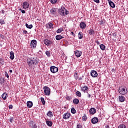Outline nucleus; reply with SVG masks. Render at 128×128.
I'll list each match as a JSON object with an SVG mask.
<instances>
[{"mask_svg":"<svg viewBox=\"0 0 128 128\" xmlns=\"http://www.w3.org/2000/svg\"><path fill=\"white\" fill-rule=\"evenodd\" d=\"M38 59L36 57L31 58L27 60V62L30 66H32V64H38Z\"/></svg>","mask_w":128,"mask_h":128,"instance_id":"obj_1","label":"nucleus"},{"mask_svg":"<svg viewBox=\"0 0 128 128\" xmlns=\"http://www.w3.org/2000/svg\"><path fill=\"white\" fill-rule=\"evenodd\" d=\"M118 92L120 94H126L128 92V90H126V87L124 86H122L119 88Z\"/></svg>","mask_w":128,"mask_h":128,"instance_id":"obj_2","label":"nucleus"},{"mask_svg":"<svg viewBox=\"0 0 128 128\" xmlns=\"http://www.w3.org/2000/svg\"><path fill=\"white\" fill-rule=\"evenodd\" d=\"M59 13L61 16H64V14H68V12H66V10L64 8H62L59 10Z\"/></svg>","mask_w":128,"mask_h":128,"instance_id":"obj_3","label":"nucleus"},{"mask_svg":"<svg viewBox=\"0 0 128 128\" xmlns=\"http://www.w3.org/2000/svg\"><path fill=\"white\" fill-rule=\"evenodd\" d=\"M44 92L46 96H50V89L48 87L45 86L44 88Z\"/></svg>","mask_w":128,"mask_h":128,"instance_id":"obj_4","label":"nucleus"},{"mask_svg":"<svg viewBox=\"0 0 128 128\" xmlns=\"http://www.w3.org/2000/svg\"><path fill=\"white\" fill-rule=\"evenodd\" d=\"M50 70L51 72H52V74H56V72H58V68L54 66H52L50 68Z\"/></svg>","mask_w":128,"mask_h":128,"instance_id":"obj_5","label":"nucleus"},{"mask_svg":"<svg viewBox=\"0 0 128 128\" xmlns=\"http://www.w3.org/2000/svg\"><path fill=\"white\" fill-rule=\"evenodd\" d=\"M22 8L24 10H26V8H28L30 7V4H28V2H24L22 4Z\"/></svg>","mask_w":128,"mask_h":128,"instance_id":"obj_6","label":"nucleus"},{"mask_svg":"<svg viewBox=\"0 0 128 128\" xmlns=\"http://www.w3.org/2000/svg\"><path fill=\"white\" fill-rule=\"evenodd\" d=\"M30 46L32 48H34L36 46V40H32L30 42Z\"/></svg>","mask_w":128,"mask_h":128,"instance_id":"obj_7","label":"nucleus"},{"mask_svg":"<svg viewBox=\"0 0 128 128\" xmlns=\"http://www.w3.org/2000/svg\"><path fill=\"white\" fill-rule=\"evenodd\" d=\"M91 122L92 124H98V118L96 117H94L92 119Z\"/></svg>","mask_w":128,"mask_h":128,"instance_id":"obj_8","label":"nucleus"},{"mask_svg":"<svg viewBox=\"0 0 128 128\" xmlns=\"http://www.w3.org/2000/svg\"><path fill=\"white\" fill-rule=\"evenodd\" d=\"M70 114L68 112H66L63 115V118L64 120H68V118H70Z\"/></svg>","mask_w":128,"mask_h":128,"instance_id":"obj_9","label":"nucleus"},{"mask_svg":"<svg viewBox=\"0 0 128 128\" xmlns=\"http://www.w3.org/2000/svg\"><path fill=\"white\" fill-rule=\"evenodd\" d=\"M91 76L92 78H96L98 76V72L96 70L91 71Z\"/></svg>","mask_w":128,"mask_h":128,"instance_id":"obj_10","label":"nucleus"},{"mask_svg":"<svg viewBox=\"0 0 128 128\" xmlns=\"http://www.w3.org/2000/svg\"><path fill=\"white\" fill-rule=\"evenodd\" d=\"M82 51L76 50L75 52V54H76V58H80V56H82Z\"/></svg>","mask_w":128,"mask_h":128,"instance_id":"obj_11","label":"nucleus"},{"mask_svg":"<svg viewBox=\"0 0 128 128\" xmlns=\"http://www.w3.org/2000/svg\"><path fill=\"white\" fill-rule=\"evenodd\" d=\"M30 126H32V128H38V126H36V124H34V121L31 120L30 122Z\"/></svg>","mask_w":128,"mask_h":128,"instance_id":"obj_12","label":"nucleus"},{"mask_svg":"<svg viewBox=\"0 0 128 128\" xmlns=\"http://www.w3.org/2000/svg\"><path fill=\"white\" fill-rule=\"evenodd\" d=\"M44 44H46V46H50L52 44V41L48 40H44Z\"/></svg>","mask_w":128,"mask_h":128,"instance_id":"obj_13","label":"nucleus"},{"mask_svg":"<svg viewBox=\"0 0 128 128\" xmlns=\"http://www.w3.org/2000/svg\"><path fill=\"white\" fill-rule=\"evenodd\" d=\"M118 98H119L120 102H124V100H126V98H124V96H118Z\"/></svg>","mask_w":128,"mask_h":128,"instance_id":"obj_14","label":"nucleus"},{"mask_svg":"<svg viewBox=\"0 0 128 128\" xmlns=\"http://www.w3.org/2000/svg\"><path fill=\"white\" fill-rule=\"evenodd\" d=\"M10 60H14V53L12 51L10 52Z\"/></svg>","mask_w":128,"mask_h":128,"instance_id":"obj_15","label":"nucleus"},{"mask_svg":"<svg viewBox=\"0 0 128 128\" xmlns=\"http://www.w3.org/2000/svg\"><path fill=\"white\" fill-rule=\"evenodd\" d=\"M80 28H86V23L82 22L80 24Z\"/></svg>","mask_w":128,"mask_h":128,"instance_id":"obj_16","label":"nucleus"},{"mask_svg":"<svg viewBox=\"0 0 128 128\" xmlns=\"http://www.w3.org/2000/svg\"><path fill=\"white\" fill-rule=\"evenodd\" d=\"M64 36H60V35H57L56 36V40H62V38H64Z\"/></svg>","mask_w":128,"mask_h":128,"instance_id":"obj_17","label":"nucleus"},{"mask_svg":"<svg viewBox=\"0 0 128 128\" xmlns=\"http://www.w3.org/2000/svg\"><path fill=\"white\" fill-rule=\"evenodd\" d=\"M2 96L3 100H6V98L8 96V94H6V92H4L2 95Z\"/></svg>","mask_w":128,"mask_h":128,"instance_id":"obj_18","label":"nucleus"},{"mask_svg":"<svg viewBox=\"0 0 128 128\" xmlns=\"http://www.w3.org/2000/svg\"><path fill=\"white\" fill-rule=\"evenodd\" d=\"M109 4H110V6H111V8H116V5L114 4V3L112 1H110Z\"/></svg>","mask_w":128,"mask_h":128,"instance_id":"obj_19","label":"nucleus"},{"mask_svg":"<svg viewBox=\"0 0 128 128\" xmlns=\"http://www.w3.org/2000/svg\"><path fill=\"white\" fill-rule=\"evenodd\" d=\"M27 106L28 108H32V102L28 101L27 102Z\"/></svg>","mask_w":128,"mask_h":128,"instance_id":"obj_20","label":"nucleus"},{"mask_svg":"<svg viewBox=\"0 0 128 128\" xmlns=\"http://www.w3.org/2000/svg\"><path fill=\"white\" fill-rule=\"evenodd\" d=\"M88 86H84V87H82L81 88V90H82V92H86V90H88Z\"/></svg>","mask_w":128,"mask_h":128,"instance_id":"obj_21","label":"nucleus"},{"mask_svg":"<svg viewBox=\"0 0 128 128\" xmlns=\"http://www.w3.org/2000/svg\"><path fill=\"white\" fill-rule=\"evenodd\" d=\"M46 124L48 126H52V122L50 120L46 121Z\"/></svg>","mask_w":128,"mask_h":128,"instance_id":"obj_22","label":"nucleus"},{"mask_svg":"<svg viewBox=\"0 0 128 128\" xmlns=\"http://www.w3.org/2000/svg\"><path fill=\"white\" fill-rule=\"evenodd\" d=\"M78 36L80 40H82V38H83V36H82V32H80L78 34Z\"/></svg>","mask_w":128,"mask_h":128,"instance_id":"obj_23","label":"nucleus"},{"mask_svg":"<svg viewBox=\"0 0 128 128\" xmlns=\"http://www.w3.org/2000/svg\"><path fill=\"white\" fill-rule=\"evenodd\" d=\"M50 12L52 14H56V11L54 8H53L50 10Z\"/></svg>","mask_w":128,"mask_h":128,"instance_id":"obj_24","label":"nucleus"},{"mask_svg":"<svg viewBox=\"0 0 128 128\" xmlns=\"http://www.w3.org/2000/svg\"><path fill=\"white\" fill-rule=\"evenodd\" d=\"M26 26L27 28H32V24L28 25V24H26Z\"/></svg>","mask_w":128,"mask_h":128,"instance_id":"obj_25","label":"nucleus"},{"mask_svg":"<svg viewBox=\"0 0 128 128\" xmlns=\"http://www.w3.org/2000/svg\"><path fill=\"white\" fill-rule=\"evenodd\" d=\"M100 48L102 50H106V46H104V45L102 44L100 45Z\"/></svg>","mask_w":128,"mask_h":128,"instance_id":"obj_26","label":"nucleus"},{"mask_svg":"<svg viewBox=\"0 0 128 128\" xmlns=\"http://www.w3.org/2000/svg\"><path fill=\"white\" fill-rule=\"evenodd\" d=\"M87 119L88 118L86 117V114H84V116L82 118V120H83V122H86Z\"/></svg>","mask_w":128,"mask_h":128,"instance_id":"obj_27","label":"nucleus"},{"mask_svg":"<svg viewBox=\"0 0 128 128\" xmlns=\"http://www.w3.org/2000/svg\"><path fill=\"white\" fill-rule=\"evenodd\" d=\"M52 24L51 22H49L47 24V26L48 28H52Z\"/></svg>","mask_w":128,"mask_h":128,"instance_id":"obj_28","label":"nucleus"},{"mask_svg":"<svg viewBox=\"0 0 128 128\" xmlns=\"http://www.w3.org/2000/svg\"><path fill=\"white\" fill-rule=\"evenodd\" d=\"M73 102L74 104H78L80 102V100L78 99H74V100H73Z\"/></svg>","mask_w":128,"mask_h":128,"instance_id":"obj_29","label":"nucleus"},{"mask_svg":"<svg viewBox=\"0 0 128 128\" xmlns=\"http://www.w3.org/2000/svg\"><path fill=\"white\" fill-rule=\"evenodd\" d=\"M96 112V108H91L90 110V112Z\"/></svg>","mask_w":128,"mask_h":128,"instance_id":"obj_30","label":"nucleus"},{"mask_svg":"<svg viewBox=\"0 0 128 128\" xmlns=\"http://www.w3.org/2000/svg\"><path fill=\"white\" fill-rule=\"evenodd\" d=\"M62 30H64V29L62 28H60L56 30V32H58V34H60L62 32Z\"/></svg>","mask_w":128,"mask_h":128,"instance_id":"obj_31","label":"nucleus"},{"mask_svg":"<svg viewBox=\"0 0 128 128\" xmlns=\"http://www.w3.org/2000/svg\"><path fill=\"white\" fill-rule=\"evenodd\" d=\"M41 102L42 104H46V101H44V98L42 97L40 98Z\"/></svg>","mask_w":128,"mask_h":128,"instance_id":"obj_32","label":"nucleus"},{"mask_svg":"<svg viewBox=\"0 0 128 128\" xmlns=\"http://www.w3.org/2000/svg\"><path fill=\"white\" fill-rule=\"evenodd\" d=\"M74 78L75 80H78V73H74Z\"/></svg>","mask_w":128,"mask_h":128,"instance_id":"obj_33","label":"nucleus"},{"mask_svg":"<svg viewBox=\"0 0 128 128\" xmlns=\"http://www.w3.org/2000/svg\"><path fill=\"white\" fill-rule=\"evenodd\" d=\"M118 128H126V126L124 124H122L118 126Z\"/></svg>","mask_w":128,"mask_h":128,"instance_id":"obj_34","label":"nucleus"},{"mask_svg":"<svg viewBox=\"0 0 128 128\" xmlns=\"http://www.w3.org/2000/svg\"><path fill=\"white\" fill-rule=\"evenodd\" d=\"M47 116H50V118H52V116H53V114H52V112H48Z\"/></svg>","mask_w":128,"mask_h":128,"instance_id":"obj_35","label":"nucleus"},{"mask_svg":"<svg viewBox=\"0 0 128 128\" xmlns=\"http://www.w3.org/2000/svg\"><path fill=\"white\" fill-rule=\"evenodd\" d=\"M46 54L48 56H50V51H46Z\"/></svg>","mask_w":128,"mask_h":128,"instance_id":"obj_36","label":"nucleus"},{"mask_svg":"<svg viewBox=\"0 0 128 128\" xmlns=\"http://www.w3.org/2000/svg\"><path fill=\"white\" fill-rule=\"evenodd\" d=\"M76 96H82V94L80 92L78 91L76 92Z\"/></svg>","mask_w":128,"mask_h":128,"instance_id":"obj_37","label":"nucleus"},{"mask_svg":"<svg viewBox=\"0 0 128 128\" xmlns=\"http://www.w3.org/2000/svg\"><path fill=\"white\" fill-rule=\"evenodd\" d=\"M94 30H89V34H94Z\"/></svg>","mask_w":128,"mask_h":128,"instance_id":"obj_38","label":"nucleus"},{"mask_svg":"<svg viewBox=\"0 0 128 128\" xmlns=\"http://www.w3.org/2000/svg\"><path fill=\"white\" fill-rule=\"evenodd\" d=\"M0 24H6V22H4V20H0Z\"/></svg>","mask_w":128,"mask_h":128,"instance_id":"obj_39","label":"nucleus"},{"mask_svg":"<svg viewBox=\"0 0 128 128\" xmlns=\"http://www.w3.org/2000/svg\"><path fill=\"white\" fill-rule=\"evenodd\" d=\"M58 2V0H51L50 2H52L53 4H54Z\"/></svg>","mask_w":128,"mask_h":128,"instance_id":"obj_40","label":"nucleus"},{"mask_svg":"<svg viewBox=\"0 0 128 128\" xmlns=\"http://www.w3.org/2000/svg\"><path fill=\"white\" fill-rule=\"evenodd\" d=\"M76 128H82V126L80 124H77Z\"/></svg>","mask_w":128,"mask_h":128,"instance_id":"obj_41","label":"nucleus"},{"mask_svg":"<svg viewBox=\"0 0 128 128\" xmlns=\"http://www.w3.org/2000/svg\"><path fill=\"white\" fill-rule=\"evenodd\" d=\"M19 10H20L22 12V14H26V11L24 10H22L21 8Z\"/></svg>","mask_w":128,"mask_h":128,"instance_id":"obj_42","label":"nucleus"},{"mask_svg":"<svg viewBox=\"0 0 128 128\" xmlns=\"http://www.w3.org/2000/svg\"><path fill=\"white\" fill-rule=\"evenodd\" d=\"M5 76L8 78H10V76H8V72H5Z\"/></svg>","mask_w":128,"mask_h":128,"instance_id":"obj_43","label":"nucleus"},{"mask_svg":"<svg viewBox=\"0 0 128 128\" xmlns=\"http://www.w3.org/2000/svg\"><path fill=\"white\" fill-rule=\"evenodd\" d=\"M76 112V109L74 108H72L71 112Z\"/></svg>","mask_w":128,"mask_h":128,"instance_id":"obj_44","label":"nucleus"},{"mask_svg":"<svg viewBox=\"0 0 128 128\" xmlns=\"http://www.w3.org/2000/svg\"><path fill=\"white\" fill-rule=\"evenodd\" d=\"M0 82L1 84H2L4 82V78H0Z\"/></svg>","mask_w":128,"mask_h":128,"instance_id":"obj_45","label":"nucleus"},{"mask_svg":"<svg viewBox=\"0 0 128 128\" xmlns=\"http://www.w3.org/2000/svg\"><path fill=\"white\" fill-rule=\"evenodd\" d=\"M94 1L97 4H98V2H100V0H94Z\"/></svg>","mask_w":128,"mask_h":128,"instance_id":"obj_46","label":"nucleus"},{"mask_svg":"<svg viewBox=\"0 0 128 128\" xmlns=\"http://www.w3.org/2000/svg\"><path fill=\"white\" fill-rule=\"evenodd\" d=\"M9 108H12V105H10Z\"/></svg>","mask_w":128,"mask_h":128,"instance_id":"obj_47","label":"nucleus"},{"mask_svg":"<svg viewBox=\"0 0 128 128\" xmlns=\"http://www.w3.org/2000/svg\"><path fill=\"white\" fill-rule=\"evenodd\" d=\"M70 34H72V36H74V32H71Z\"/></svg>","mask_w":128,"mask_h":128,"instance_id":"obj_48","label":"nucleus"},{"mask_svg":"<svg viewBox=\"0 0 128 128\" xmlns=\"http://www.w3.org/2000/svg\"><path fill=\"white\" fill-rule=\"evenodd\" d=\"M10 122H12V118H10Z\"/></svg>","mask_w":128,"mask_h":128,"instance_id":"obj_49","label":"nucleus"},{"mask_svg":"<svg viewBox=\"0 0 128 128\" xmlns=\"http://www.w3.org/2000/svg\"><path fill=\"white\" fill-rule=\"evenodd\" d=\"M108 0V4H110V2H112V0Z\"/></svg>","mask_w":128,"mask_h":128,"instance_id":"obj_50","label":"nucleus"},{"mask_svg":"<svg viewBox=\"0 0 128 128\" xmlns=\"http://www.w3.org/2000/svg\"><path fill=\"white\" fill-rule=\"evenodd\" d=\"M24 32V34H28V32H27V31H25V32Z\"/></svg>","mask_w":128,"mask_h":128,"instance_id":"obj_51","label":"nucleus"},{"mask_svg":"<svg viewBox=\"0 0 128 128\" xmlns=\"http://www.w3.org/2000/svg\"><path fill=\"white\" fill-rule=\"evenodd\" d=\"M114 68H112V72H114Z\"/></svg>","mask_w":128,"mask_h":128,"instance_id":"obj_52","label":"nucleus"},{"mask_svg":"<svg viewBox=\"0 0 128 128\" xmlns=\"http://www.w3.org/2000/svg\"><path fill=\"white\" fill-rule=\"evenodd\" d=\"M88 98H90V94H88Z\"/></svg>","mask_w":128,"mask_h":128,"instance_id":"obj_53","label":"nucleus"},{"mask_svg":"<svg viewBox=\"0 0 128 128\" xmlns=\"http://www.w3.org/2000/svg\"><path fill=\"white\" fill-rule=\"evenodd\" d=\"M10 72H12V70H10Z\"/></svg>","mask_w":128,"mask_h":128,"instance_id":"obj_54","label":"nucleus"},{"mask_svg":"<svg viewBox=\"0 0 128 128\" xmlns=\"http://www.w3.org/2000/svg\"><path fill=\"white\" fill-rule=\"evenodd\" d=\"M91 114H94V112H92L90 113Z\"/></svg>","mask_w":128,"mask_h":128,"instance_id":"obj_55","label":"nucleus"},{"mask_svg":"<svg viewBox=\"0 0 128 128\" xmlns=\"http://www.w3.org/2000/svg\"><path fill=\"white\" fill-rule=\"evenodd\" d=\"M48 112H52L50 111H49Z\"/></svg>","mask_w":128,"mask_h":128,"instance_id":"obj_56","label":"nucleus"},{"mask_svg":"<svg viewBox=\"0 0 128 128\" xmlns=\"http://www.w3.org/2000/svg\"><path fill=\"white\" fill-rule=\"evenodd\" d=\"M72 114H76V112H72Z\"/></svg>","mask_w":128,"mask_h":128,"instance_id":"obj_57","label":"nucleus"}]
</instances>
